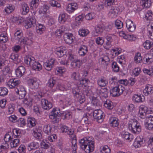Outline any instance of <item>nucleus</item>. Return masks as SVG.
<instances>
[{
    "label": "nucleus",
    "mask_w": 153,
    "mask_h": 153,
    "mask_svg": "<svg viewBox=\"0 0 153 153\" xmlns=\"http://www.w3.org/2000/svg\"><path fill=\"white\" fill-rule=\"evenodd\" d=\"M94 139L92 137H85L79 141L80 147L86 153L93 151L94 148Z\"/></svg>",
    "instance_id": "obj_1"
},
{
    "label": "nucleus",
    "mask_w": 153,
    "mask_h": 153,
    "mask_svg": "<svg viewBox=\"0 0 153 153\" xmlns=\"http://www.w3.org/2000/svg\"><path fill=\"white\" fill-rule=\"evenodd\" d=\"M125 89L121 85H118L117 86L113 87L110 91V94L113 97H118L122 94Z\"/></svg>",
    "instance_id": "obj_2"
},
{
    "label": "nucleus",
    "mask_w": 153,
    "mask_h": 153,
    "mask_svg": "<svg viewBox=\"0 0 153 153\" xmlns=\"http://www.w3.org/2000/svg\"><path fill=\"white\" fill-rule=\"evenodd\" d=\"M61 114L59 109L53 108L50 113L49 117L50 119L53 120V122L54 123H57L59 120L58 117L60 116Z\"/></svg>",
    "instance_id": "obj_3"
},
{
    "label": "nucleus",
    "mask_w": 153,
    "mask_h": 153,
    "mask_svg": "<svg viewBox=\"0 0 153 153\" xmlns=\"http://www.w3.org/2000/svg\"><path fill=\"white\" fill-rule=\"evenodd\" d=\"M104 113L100 109H97L93 112V116L97 121L100 123H101L103 120Z\"/></svg>",
    "instance_id": "obj_4"
},
{
    "label": "nucleus",
    "mask_w": 153,
    "mask_h": 153,
    "mask_svg": "<svg viewBox=\"0 0 153 153\" xmlns=\"http://www.w3.org/2000/svg\"><path fill=\"white\" fill-rule=\"evenodd\" d=\"M21 83L20 81L19 80H17L16 79H10L7 83V85L10 88H15L16 86L17 88L19 87L18 85Z\"/></svg>",
    "instance_id": "obj_5"
},
{
    "label": "nucleus",
    "mask_w": 153,
    "mask_h": 153,
    "mask_svg": "<svg viewBox=\"0 0 153 153\" xmlns=\"http://www.w3.org/2000/svg\"><path fill=\"white\" fill-rule=\"evenodd\" d=\"M96 91L97 94L101 95L105 98H107L108 96L109 91L107 88H98L96 90Z\"/></svg>",
    "instance_id": "obj_6"
},
{
    "label": "nucleus",
    "mask_w": 153,
    "mask_h": 153,
    "mask_svg": "<svg viewBox=\"0 0 153 153\" xmlns=\"http://www.w3.org/2000/svg\"><path fill=\"white\" fill-rule=\"evenodd\" d=\"M73 36L72 33H66L64 35V41L66 44H70L73 42Z\"/></svg>",
    "instance_id": "obj_7"
},
{
    "label": "nucleus",
    "mask_w": 153,
    "mask_h": 153,
    "mask_svg": "<svg viewBox=\"0 0 153 153\" xmlns=\"http://www.w3.org/2000/svg\"><path fill=\"white\" fill-rule=\"evenodd\" d=\"M41 103L42 107L45 110H48L52 107L51 103L45 99H43L41 100Z\"/></svg>",
    "instance_id": "obj_8"
},
{
    "label": "nucleus",
    "mask_w": 153,
    "mask_h": 153,
    "mask_svg": "<svg viewBox=\"0 0 153 153\" xmlns=\"http://www.w3.org/2000/svg\"><path fill=\"white\" fill-rule=\"evenodd\" d=\"M36 26V19L34 17L29 18L26 22L25 27L27 28L34 27Z\"/></svg>",
    "instance_id": "obj_9"
},
{
    "label": "nucleus",
    "mask_w": 153,
    "mask_h": 153,
    "mask_svg": "<svg viewBox=\"0 0 153 153\" xmlns=\"http://www.w3.org/2000/svg\"><path fill=\"white\" fill-rule=\"evenodd\" d=\"M78 6V4L76 3H70L68 4L66 10L69 13H71L77 9Z\"/></svg>",
    "instance_id": "obj_10"
},
{
    "label": "nucleus",
    "mask_w": 153,
    "mask_h": 153,
    "mask_svg": "<svg viewBox=\"0 0 153 153\" xmlns=\"http://www.w3.org/2000/svg\"><path fill=\"white\" fill-rule=\"evenodd\" d=\"M126 25L127 29L130 32H133L136 29V25L134 24L133 21L130 19L126 20Z\"/></svg>",
    "instance_id": "obj_11"
},
{
    "label": "nucleus",
    "mask_w": 153,
    "mask_h": 153,
    "mask_svg": "<svg viewBox=\"0 0 153 153\" xmlns=\"http://www.w3.org/2000/svg\"><path fill=\"white\" fill-rule=\"evenodd\" d=\"M144 142L145 141L143 140V137L141 138L140 137H137L136 138L133 145L135 148H137L140 147Z\"/></svg>",
    "instance_id": "obj_12"
},
{
    "label": "nucleus",
    "mask_w": 153,
    "mask_h": 153,
    "mask_svg": "<svg viewBox=\"0 0 153 153\" xmlns=\"http://www.w3.org/2000/svg\"><path fill=\"white\" fill-rule=\"evenodd\" d=\"M119 10V8L117 7H112L108 13V15L111 18H115L117 16Z\"/></svg>",
    "instance_id": "obj_13"
},
{
    "label": "nucleus",
    "mask_w": 153,
    "mask_h": 153,
    "mask_svg": "<svg viewBox=\"0 0 153 153\" xmlns=\"http://www.w3.org/2000/svg\"><path fill=\"white\" fill-rule=\"evenodd\" d=\"M28 83L29 85L34 89H36L39 86V82L36 78H32L28 80Z\"/></svg>",
    "instance_id": "obj_14"
},
{
    "label": "nucleus",
    "mask_w": 153,
    "mask_h": 153,
    "mask_svg": "<svg viewBox=\"0 0 153 153\" xmlns=\"http://www.w3.org/2000/svg\"><path fill=\"white\" fill-rule=\"evenodd\" d=\"M25 71V68L22 66L19 67L16 70V74L17 77H20L24 74Z\"/></svg>",
    "instance_id": "obj_15"
},
{
    "label": "nucleus",
    "mask_w": 153,
    "mask_h": 153,
    "mask_svg": "<svg viewBox=\"0 0 153 153\" xmlns=\"http://www.w3.org/2000/svg\"><path fill=\"white\" fill-rule=\"evenodd\" d=\"M39 147V144L38 142L34 141L28 144L27 149L29 151L36 149Z\"/></svg>",
    "instance_id": "obj_16"
},
{
    "label": "nucleus",
    "mask_w": 153,
    "mask_h": 153,
    "mask_svg": "<svg viewBox=\"0 0 153 153\" xmlns=\"http://www.w3.org/2000/svg\"><path fill=\"white\" fill-rule=\"evenodd\" d=\"M54 62V60L51 59L50 60H49L48 62H45L43 66L46 70L50 71L52 69Z\"/></svg>",
    "instance_id": "obj_17"
},
{
    "label": "nucleus",
    "mask_w": 153,
    "mask_h": 153,
    "mask_svg": "<svg viewBox=\"0 0 153 153\" xmlns=\"http://www.w3.org/2000/svg\"><path fill=\"white\" fill-rule=\"evenodd\" d=\"M55 52L58 57H61L66 54V50L65 48L63 47L62 48H59L57 49Z\"/></svg>",
    "instance_id": "obj_18"
},
{
    "label": "nucleus",
    "mask_w": 153,
    "mask_h": 153,
    "mask_svg": "<svg viewBox=\"0 0 153 153\" xmlns=\"http://www.w3.org/2000/svg\"><path fill=\"white\" fill-rule=\"evenodd\" d=\"M121 136L123 138L128 140L130 142L134 138L133 135L127 132H123L121 134Z\"/></svg>",
    "instance_id": "obj_19"
},
{
    "label": "nucleus",
    "mask_w": 153,
    "mask_h": 153,
    "mask_svg": "<svg viewBox=\"0 0 153 153\" xmlns=\"http://www.w3.org/2000/svg\"><path fill=\"white\" fill-rule=\"evenodd\" d=\"M88 51L87 47L84 45H82L79 48L78 53L80 56H84L86 54Z\"/></svg>",
    "instance_id": "obj_20"
},
{
    "label": "nucleus",
    "mask_w": 153,
    "mask_h": 153,
    "mask_svg": "<svg viewBox=\"0 0 153 153\" xmlns=\"http://www.w3.org/2000/svg\"><path fill=\"white\" fill-rule=\"evenodd\" d=\"M118 119L114 117H112L109 120L110 126L113 127H117L119 125Z\"/></svg>",
    "instance_id": "obj_21"
},
{
    "label": "nucleus",
    "mask_w": 153,
    "mask_h": 153,
    "mask_svg": "<svg viewBox=\"0 0 153 153\" xmlns=\"http://www.w3.org/2000/svg\"><path fill=\"white\" fill-rule=\"evenodd\" d=\"M143 92L144 94L146 96L152 94L153 93V89L152 86L151 85L146 86L143 90Z\"/></svg>",
    "instance_id": "obj_22"
},
{
    "label": "nucleus",
    "mask_w": 153,
    "mask_h": 153,
    "mask_svg": "<svg viewBox=\"0 0 153 153\" xmlns=\"http://www.w3.org/2000/svg\"><path fill=\"white\" fill-rule=\"evenodd\" d=\"M30 66H32L33 70H35L39 71L42 68L41 65L39 62H36L35 60H33Z\"/></svg>",
    "instance_id": "obj_23"
},
{
    "label": "nucleus",
    "mask_w": 153,
    "mask_h": 153,
    "mask_svg": "<svg viewBox=\"0 0 153 153\" xmlns=\"http://www.w3.org/2000/svg\"><path fill=\"white\" fill-rule=\"evenodd\" d=\"M72 93L74 94V97L76 98H79L80 95L82 94V93H80L79 88L78 87L74 88H73Z\"/></svg>",
    "instance_id": "obj_24"
},
{
    "label": "nucleus",
    "mask_w": 153,
    "mask_h": 153,
    "mask_svg": "<svg viewBox=\"0 0 153 153\" xmlns=\"http://www.w3.org/2000/svg\"><path fill=\"white\" fill-rule=\"evenodd\" d=\"M152 2L150 0H142L140 2V4L143 7L146 8L149 7L152 5Z\"/></svg>",
    "instance_id": "obj_25"
},
{
    "label": "nucleus",
    "mask_w": 153,
    "mask_h": 153,
    "mask_svg": "<svg viewBox=\"0 0 153 153\" xmlns=\"http://www.w3.org/2000/svg\"><path fill=\"white\" fill-rule=\"evenodd\" d=\"M147 108L146 107L140 108L139 113L140 114L141 118H145V115L147 112Z\"/></svg>",
    "instance_id": "obj_26"
},
{
    "label": "nucleus",
    "mask_w": 153,
    "mask_h": 153,
    "mask_svg": "<svg viewBox=\"0 0 153 153\" xmlns=\"http://www.w3.org/2000/svg\"><path fill=\"white\" fill-rule=\"evenodd\" d=\"M134 127V128L133 127L132 129H131L130 130L134 133L139 134L141 131V127L139 123H137V126H135Z\"/></svg>",
    "instance_id": "obj_27"
},
{
    "label": "nucleus",
    "mask_w": 153,
    "mask_h": 153,
    "mask_svg": "<svg viewBox=\"0 0 153 153\" xmlns=\"http://www.w3.org/2000/svg\"><path fill=\"white\" fill-rule=\"evenodd\" d=\"M93 55L92 53H90L86 56L83 59V62H87L90 65H91L93 62Z\"/></svg>",
    "instance_id": "obj_28"
},
{
    "label": "nucleus",
    "mask_w": 153,
    "mask_h": 153,
    "mask_svg": "<svg viewBox=\"0 0 153 153\" xmlns=\"http://www.w3.org/2000/svg\"><path fill=\"white\" fill-rule=\"evenodd\" d=\"M71 76L73 80L76 81H79L81 78L80 74L78 72H73L71 74Z\"/></svg>",
    "instance_id": "obj_29"
},
{
    "label": "nucleus",
    "mask_w": 153,
    "mask_h": 153,
    "mask_svg": "<svg viewBox=\"0 0 153 153\" xmlns=\"http://www.w3.org/2000/svg\"><path fill=\"white\" fill-rule=\"evenodd\" d=\"M34 60L35 58L31 56H26L25 58L24 62L27 65H30Z\"/></svg>",
    "instance_id": "obj_30"
},
{
    "label": "nucleus",
    "mask_w": 153,
    "mask_h": 153,
    "mask_svg": "<svg viewBox=\"0 0 153 153\" xmlns=\"http://www.w3.org/2000/svg\"><path fill=\"white\" fill-rule=\"evenodd\" d=\"M132 100L135 103H139L143 102L141 96L137 94H134L133 95Z\"/></svg>",
    "instance_id": "obj_31"
},
{
    "label": "nucleus",
    "mask_w": 153,
    "mask_h": 153,
    "mask_svg": "<svg viewBox=\"0 0 153 153\" xmlns=\"http://www.w3.org/2000/svg\"><path fill=\"white\" fill-rule=\"evenodd\" d=\"M79 82L80 85L81 86H83L84 87H88V84L90 82L89 80L88 79L85 78H80Z\"/></svg>",
    "instance_id": "obj_32"
},
{
    "label": "nucleus",
    "mask_w": 153,
    "mask_h": 153,
    "mask_svg": "<svg viewBox=\"0 0 153 153\" xmlns=\"http://www.w3.org/2000/svg\"><path fill=\"white\" fill-rule=\"evenodd\" d=\"M139 123L138 121L135 119H131L129 123L128 128L129 129H132L133 127L135 128V126H137V124Z\"/></svg>",
    "instance_id": "obj_33"
},
{
    "label": "nucleus",
    "mask_w": 153,
    "mask_h": 153,
    "mask_svg": "<svg viewBox=\"0 0 153 153\" xmlns=\"http://www.w3.org/2000/svg\"><path fill=\"white\" fill-rule=\"evenodd\" d=\"M97 83L101 87H104L108 84V82L105 79L101 78L97 81Z\"/></svg>",
    "instance_id": "obj_34"
},
{
    "label": "nucleus",
    "mask_w": 153,
    "mask_h": 153,
    "mask_svg": "<svg viewBox=\"0 0 153 153\" xmlns=\"http://www.w3.org/2000/svg\"><path fill=\"white\" fill-rule=\"evenodd\" d=\"M79 34L82 37L85 36L88 34L89 32L87 29H81L79 30L78 31Z\"/></svg>",
    "instance_id": "obj_35"
},
{
    "label": "nucleus",
    "mask_w": 153,
    "mask_h": 153,
    "mask_svg": "<svg viewBox=\"0 0 153 153\" xmlns=\"http://www.w3.org/2000/svg\"><path fill=\"white\" fill-rule=\"evenodd\" d=\"M147 29L149 33L148 36L149 38L151 39H153V26L152 25H149Z\"/></svg>",
    "instance_id": "obj_36"
},
{
    "label": "nucleus",
    "mask_w": 153,
    "mask_h": 153,
    "mask_svg": "<svg viewBox=\"0 0 153 153\" xmlns=\"http://www.w3.org/2000/svg\"><path fill=\"white\" fill-rule=\"evenodd\" d=\"M17 38L18 39V40L19 41L22 42L23 41V43L26 44L28 45L32 44V41L31 40H29V39H27L26 40H24V39H22V36H16Z\"/></svg>",
    "instance_id": "obj_37"
},
{
    "label": "nucleus",
    "mask_w": 153,
    "mask_h": 153,
    "mask_svg": "<svg viewBox=\"0 0 153 153\" xmlns=\"http://www.w3.org/2000/svg\"><path fill=\"white\" fill-rule=\"evenodd\" d=\"M22 14L23 15H26L29 11V7L27 4L24 3L22 4Z\"/></svg>",
    "instance_id": "obj_38"
},
{
    "label": "nucleus",
    "mask_w": 153,
    "mask_h": 153,
    "mask_svg": "<svg viewBox=\"0 0 153 153\" xmlns=\"http://www.w3.org/2000/svg\"><path fill=\"white\" fill-rule=\"evenodd\" d=\"M104 106L108 109L111 110L113 108L112 102L109 100H107L104 103Z\"/></svg>",
    "instance_id": "obj_39"
},
{
    "label": "nucleus",
    "mask_w": 153,
    "mask_h": 153,
    "mask_svg": "<svg viewBox=\"0 0 153 153\" xmlns=\"http://www.w3.org/2000/svg\"><path fill=\"white\" fill-rule=\"evenodd\" d=\"M8 93V90L6 88L0 87V96L3 97L7 95Z\"/></svg>",
    "instance_id": "obj_40"
},
{
    "label": "nucleus",
    "mask_w": 153,
    "mask_h": 153,
    "mask_svg": "<svg viewBox=\"0 0 153 153\" xmlns=\"http://www.w3.org/2000/svg\"><path fill=\"white\" fill-rule=\"evenodd\" d=\"M19 55L16 53H13L10 56V58L11 59L14 61L17 62L20 61V60L19 59Z\"/></svg>",
    "instance_id": "obj_41"
},
{
    "label": "nucleus",
    "mask_w": 153,
    "mask_h": 153,
    "mask_svg": "<svg viewBox=\"0 0 153 153\" xmlns=\"http://www.w3.org/2000/svg\"><path fill=\"white\" fill-rule=\"evenodd\" d=\"M45 30V27L42 24H39L38 26H36V32L39 34H41Z\"/></svg>",
    "instance_id": "obj_42"
},
{
    "label": "nucleus",
    "mask_w": 153,
    "mask_h": 153,
    "mask_svg": "<svg viewBox=\"0 0 153 153\" xmlns=\"http://www.w3.org/2000/svg\"><path fill=\"white\" fill-rule=\"evenodd\" d=\"M39 0H33L30 4L31 7H32L33 9H36L39 5Z\"/></svg>",
    "instance_id": "obj_43"
},
{
    "label": "nucleus",
    "mask_w": 153,
    "mask_h": 153,
    "mask_svg": "<svg viewBox=\"0 0 153 153\" xmlns=\"http://www.w3.org/2000/svg\"><path fill=\"white\" fill-rule=\"evenodd\" d=\"M56 83V81L55 80L53 79H50L48 80L47 86L51 88H52L55 85Z\"/></svg>",
    "instance_id": "obj_44"
},
{
    "label": "nucleus",
    "mask_w": 153,
    "mask_h": 153,
    "mask_svg": "<svg viewBox=\"0 0 153 153\" xmlns=\"http://www.w3.org/2000/svg\"><path fill=\"white\" fill-rule=\"evenodd\" d=\"M19 140L18 139H14L10 143V146L11 148L16 147L19 144Z\"/></svg>",
    "instance_id": "obj_45"
},
{
    "label": "nucleus",
    "mask_w": 153,
    "mask_h": 153,
    "mask_svg": "<svg viewBox=\"0 0 153 153\" xmlns=\"http://www.w3.org/2000/svg\"><path fill=\"white\" fill-rule=\"evenodd\" d=\"M27 122L28 125L30 124L31 127H33L36 125V121L34 118L31 117L28 118L27 120Z\"/></svg>",
    "instance_id": "obj_46"
},
{
    "label": "nucleus",
    "mask_w": 153,
    "mask_h": 153,
    "mask_svg": "<svg viewBox=\"0 0 153 153\" xmlns=\"http://www.w3.org/2000/svg\"><path fill=\"white\" fill-rule=\"evenodd\" d=\"M71 65L73 68H75L76 67H79L80 66V61L78 59L75 60L71 62Z\"/></svg>",
    "instance_id": "obj_47"
},
{
    "label": "nucleus",
    "mask_w": 153,
    "mask_h": 153,
    "mask_svg": "<svg viewBox=\"0 0 153 153\" xmlns=\"http://www.w3.org/2000/svg\"><path fill=\"white\" fill-rule=\"evenodd\" d=\"M66 16L67 17V15L65 13L60 14L59 17V21H60V22H61L62 23H64L67 20V19L66 17Z\"/></svg>",
    "instance_id": "obj_48"
},
{
    "label": "nucleus",
    "mask_w": 153,
    "mask_h": 153,
    "mask_svg": "<svg viewBox=\"0 0 153 153\" xmlns=\"http://www.w3.org/2000/svg\"><path fill=\"white\" fill-rule=\"evenodd\" d=\"M103 27L102 25H97L95 28V32L98 34H100L103 31Z\"/></svg>",
    "instance_id": "obj_49"
},
{
    "label": "nucleus",
    "mask_w": 153,
    "mask_h": 153,
    "mask_svg": "<svg viewBox=\"0 0 153 153\" xmlns=\"http://www.w3.org/2000/svg\"><path fill=\"white\" fill-rule=\"evenodd\" d=\"M142 57L141 56V54L139 52L137 53L134 57V60L137 63H140L142 60Z\"/></svg>",
    "instance_id": "obj_50"
},
{
    "label": "nucleus",
    "mask_w": 153,
    "mask_h": 153,
    "mask_svg": "<svg viewBox=\"0 0 153 153\" xmlns=\"http://www.w3.org/2000/svg\"><path fill=\"white\" fill-rule=\"evenodd\" d=\"M112 68L113 71L115 72H117L119 70V67L116 62H113L111 64Z\"/></svg>",
    "instance_id": "obj_51"
},
{
    "label": "nucleus",
    "mask_w": 153,
    "mask_h": 153,
    "mask_svg": "<svg viewBox=\"0 0 153 153\" xmlns=\"http://www.w3.org/2000/svg\"><path fill=\"white\" fill-rule=\"evenodd\" d=\"M143 45L146 49H149L152 47V43L149 41L146 40L143 43Z\"/></svg>",
    "instance_id": "obj_52"
},
{
    "label": "nucleus",
    "mask_w": 153,
    "mask_h": 153,
    "mask_svg": "<svg viewBox=\"0 0 153 153\" xmlns=\"http://www.w3.org/2000/svg\"><path fill=\"white\" fill-rule=\"evenodd\" d=\"M101 152L102 153H110L111 150L108 146L105 145L102 147Z\"/></svg>",
    "instance_id": "obj_53"
},
{
    "label": "nucleus",
    "mask_w": 153,
    "mask_h": 153,
    "mask_svg": "<svg viewBox=\"0 0 153 153\" xmlns=\"http://www.w3.org/2000/svg\"><path fill=\"white\" fill-rule=\"evenodd\" d=\"M0 40L1 43H5L8 40V37L4 33L1 34L0 36Z\"/></svg>",
    "instance_id": "obj_54"
},
{
    "label": "nucleus",
    "mask_w": 153,
    "mask_h": 153,
    "mask_svg": "<svg viewBox=\"0 0 153 153\" xmlns=\"http://www.w3.org/2000/svg\"><path fill=\"white\" fill-rule=\"evenodd\" d=\"M91 103L94 106H99L100 104L99 100L95 97H93L92 98Z\"/></svg>",
    "instance_id": "obj_55"
},
{
    "label": "nucleus",
    "mask_w": 153,
    "mask_h": 153,
    "mask_svg": "<svg viewBox=\"0 0 153 153\" xmlns=\"http://www.w3.org/2000/svg\"><path fill=\"white\" fill-rule=\"evenodd\" d=\"M115 25L117 29H120L122 27L123 23L119 20H117L115 21Z\"/></svg>",
    "instance_id": "obj_56"
},
{
    "label": "nucleus",
    "mask_w": 153,
    "mask_h": 153,
    "mask_svg": "<svg viewBox=\"0 0 153 153\" xmlns=\"http://www.w3.org/2000/svg\"><path fill=\"white\" fill-rule=\"evenodd\" d=\"M62 119L65 120L66 119H69L72 116L71 114L69 112H65L63 113L62 115Z\"/></svg>",
    "instance_id": "obj_57"
},
{
    "label": "nucleus",
    "mask_w": 153,
    "mask_h": 153,
    "mask_svg": "<svg viewBox=\"0 0 153 153\" xmlns=\"http://www.w3.org/2000/svg\"><path fill=\"white\" fill-rule=\"evenodd\" d=\"M33 135L35 138L39 140L42 137V134L40 133L36 132L34 131H33Z\"/></svg>",
    "instance_id": "obj_58"
},
{
    "label": "nucleus",
    "mask_w": 153,
    "mask_h": 153,
    "mask_svg": "<svg viewBox=\"0 0 153 153\" xmlns=\"http://www.w3.org/2000/svg\"><path fill=\"white\" fill-rule=\"evenodd\" d=\"M16 93L19 95V99H22L25 98L27 93L26 91H24L22 92L21 91H16Z\"/></svg>",
    "instance_id": "obj_59"
},
{
    "label": "nucleus",
    "mask_w": 153,
    "mask_h": 153,
    "mask_svg": "<svg viewBox=\"0 0 153 153\" xmlns=\"http://www.w3.org/2000/svg\"><path fill=\"white\" fill-rule=\"evenodd\" d=\"M18 122L20 124L21 127H23L26 125L25 120L22 118H20L17 120Z\"/></svg>",
    "instance_id": "obj_60"
},
{
    "label": "nucleus",
    "mask_w": 153,
    "mask_h": 153,
    "mask_svg": "<svg viewBox=\"0 0 153 153\" xmlns=\"http://www.w3.org/2000/svg\"><path fill=\"white\" fill-rule=\"evenodd\" d=\"M13 6L11 4L9 5L5 9V11L7 13H10L13 10Z\"/></svg>",
    "instance_id": "obj_61"
},
{
    "label": "nucleus",
    "mask_w": 153,
    "mask_h": 153,
    "mask_svg": "<svg viewBox=\"0 0 153 153\" xmlns=\"http://www.w3.org/2000/svg\"><path fill=\"white\" fill-rule=\"evenodd\" d=\"M96 42L98 45H102L104 42V39L102 37H99L96 39Z\"/></svg>",
    "instance_id": "obj_62"
},
{
    "label": "nucleus",
    "mask_w": 153,
    "mask_h": 153,
    "mask_svg": "<svg viewBox=\"0 0 153 153\" xmlns=\"http://www.w3.org/2000/svg\"><path fill=\"white\" fill-rule=\"evenodd\" d=\"M24 104L27 106H31L32 105V100L30 99L25 98L23 100Z\"/></svg>",
    "instance_id": "obj_63"
},
{
    "label": "nucleus",
    "mask_w": 153,
    "mask_h": 153,
    "mask_svg": "<svg viewBox=\"0 0 153 153\" xmlns=\"http://www.w3.org/2000/svg\"><path fill=\"white\" fill-rule=\"evenodd\" d=\"M143 71L144 73H147L150 76H153V69L152 68L149 70L144 69H143Z\"/></svg>",
    "instance_id": "obj_64"
}]
</instances>
